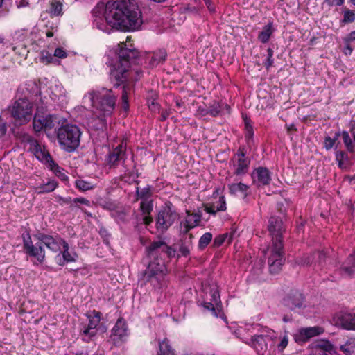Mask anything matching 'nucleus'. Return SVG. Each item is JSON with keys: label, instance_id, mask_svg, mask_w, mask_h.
I'll return each mask as SVG.
<instances>
[{"label": "nucleus", "instance_id": "1", "mask_svg": "<svg viewBox=\"0 0 355 355\" xmlns=\"http://www.w3.org/2000/svg\"><path fill=\"white\" fill-rule=\"evenodd\" d=\"M93 25L103 32L109 33L110 27L122 31L138 30L142 23L141 12L131 0L100 2L92 12Z\"/></svg>", "mask_w": 355, "mask_h": 355}, {"label": "nucleus", "instance_id": "2", "mask_svg": "<svg viewBox=\"0 0 355 355\" xmlns=\"http://www.w3.org/2000/svg\"><path fill=\"white\" fill-rule=\"evenodd\" d=\"M146 251L148 257L153 260L149 263L141 279L153 287H160L163 285L166 271L164 259L174 256L175 251L161 241L152 243Z\"/></svg>", "mask_w": 355, "mask_h": 355}, {"label": "nucleus", "instance_id": "3", "mask_svg": "<svg viewBox=\"0 0 355 355\" xmlns=\"http://www.w3.org/2000/svg\"><path fill=\"white\" fill-rule=\"evenodd\" d=\"M139 52L132 45L128 46L125 43L121 42L115 50V58L112 64L110 79L114 87L123 85L130 77L129 70L131 64H136Z\"/></svg>", "mask_w": 355, "mask_h": 355}, {"label": "nucleus", "instance_id": "4", "mask_svg": "<svg viewBox=\"0 0 355 355\" xmlns=\"http://www.w3.org/2000/svg\"><path fill=\"white\" fill-rule=\"evenodd\" d=\"M268 229L272 236V245L267 249L269 253V270L271 273L276 274L282 270L285 261L282 240L285 227L282 219L278 216H272Z\"/></svg>", "mask_w": 355, "mask_h": 355}, {"label": "nucleus", "instance_id": "5", "mask_svg": "<svg viewBox=\"0 0 355 355\" xmlns=\"http://www.w3.org/2000/svg\"><path fill=\"white\" fill-rule=\"evenodd\" d=\"M116 102V96L112 89L101 88L92 89L85 94L83 103L85 107H92L95 111L103 113L105 116H111Z\"/></svg>", "mask_w": 355, "mask_h": 355}, {"label": "nucleus", "instance_id": "6", "mask_svg": "<svg viewBox=\"0 0 355 355\" xmlns=\"http://www.w3.org/2000/svg\"><path fill=\"white\" fill-rule=\"evenodd\" d=\"M55 132L58 142L62 150L71 153L79 146L82 132L76 125L62 124L55 130Z\"/></svg>", "mask_w": 355, "mask_h": 355}, {"label": "nucleus", "instance_id": "7", "mask_svg": "<svg viewBox=\"0 0 355 355\" xmlns=\"http://www.w3.org/2000/svg\"><path fill=\"white\" fill-rule=\"evenodd\" d=\"M24 143L28 146V150L31 152L41 162L46 165L62 180H66L67 176L62 171L61 168L53 160L49 151L44 146H41L37 140L29 135L24 134Z\"/></svg>", "mask_w": 355, "mask_h": 355}, {"label": "nucleus", "instance_id": "8", "mask_svg": "<svg viewBox=\"0 0 355 355\" xmlns=\"http://www.w3.org/2000/svg\"><path fill=\"white\" fill-rule=\"evenodd\" d=\"M178 214L171 202L166 203L159 211L156 220L157 229L162 232L166 231L178 219Z\"/></svg>", "mask_w": 355, "mask_h": 355}, {"label": "nucleus", "instance_id": "9", "mask_svg": "<svg viewBox=\"0 0 355 355\" xmlns=\"http://www.w3.org/2000/svg\"><path fill=\"white\" fill-rule=\"evenodd\" d=\"M58 123L56 116L46 114L37 110L33 119V128L35 132L44 130L46 132L53 129Z\"/></svg>", "mask_w": 355, "mask_h": 355}, {"label": "nucleus", "instance_id": "10", "mask_svg": "<svg viewBox=\"0 0 355 355\" xmlns=\"http://www.w3.org/2000/svg\"><path fill=\"white\" fill-rule=\"evenodd\" d=\"M49 86L40 85V92H46L53 101L63 102L66 98V91L58 80H51Z\"/></svg>", "mask_w": 355, "mask_h": 355}, {"label": "nucleus", "instance_id": "11", "mask_svg": "<svg viewBox=\"0 0 355 355\" xmlns=\"http://www.w3.org/2000/svg\"><path fill=\"white\" fill-rule=\"evenodd\" d=\"M10 122L13 124L12 131L17 136L21 135V125H22V99L19 97L13 105L9 107Z\"/></svg>", "mask_w": 355, "mask_h": 355}, {"label": "nucleus", "instance_id": "12", "mask_svg": "<svg viewBox=\"0 0 355 355\" xmlns=\"http://www.w3.org/2000/svg\"><path fill=\"white\" fill-rule=\"evenodd\" d=\"M332 323L343 329L355 331V312L339 311L333 316Z\"/></svg>", "mask_w": 355, "mask_h": 355}, {"label": "nucleus", "instance_id": "13", "mask_svg": "<svg viewBox=\"0 0 355 355\" xmlns=\"http://www.w3.org/2000/svg\"><path fill=\"white\" fill-rule=\"evenodd\" d=\"M101 313L98 311H93L87 315L88 324L83 330V339L89 342V340L96 335V328L101 321Z\"/></svg>", "mask_w": 355, "mask_h": 355}, {"label": "nucleus", "instance_id": "14", "mask_svg": "<svg viewBox=\"0 0 355 355\" xmlns=\"http://www.w3.org/2000/svg\"><path fill=\"white\" fill-rule=\"evenodd\" d=\"M232 162L234 174L242 175L248 172L250 160L245 156L241 149H239L237 153L232 159Z\"/></svg>", "mask_w": 355, "mask_h": 355}, {"label": "nucleus", "instance_id": "15", "mask_svg": "<svg viewBox=\"0 0 355 355\" xmlns=\"http://www.w3.org/2000/svg\"><path fill=\"white\" fill-rule=\"evenodd\" d=\"M125 151L126 143L122 141L109 155L107 163L110 167L116 168L123 163L126 159Z\"/></svg>", "mask_w": 355, "mask_h": 355}, {"label": "nucleus", "instance_id": "16", "mask_svg": "<svg viewBox=\"0 0 355 355\" xmlns=\"http://www.w3.org/2000/svg\"><path fill=\"white\" fill-rule=\"evenodd\" d=\"M326 259V255L322 252H314L312 254H304L297 260L298 265L302 266H313L314 268L322 266Z\"/></svg>", "mask_w": 355, "mask_h": 355}, {"label": "nucleus", "instance_id": "17", "mask_svg": "<svg viewBox=\"0 0 355 355\" xmlns=\"http://www.w3.org/2000/svg\"><path fill=\"white\" fill-rule=\"evenodd\" d=\"M266 336L269 337L273 342L277 351L282 352L286 347L288 346L289 343L288 332L285 331L284 333H281L279 336L270 329H267L266 331Z\"/></svg>", "mask_w": 355, "mask_h": 355}, {"label": "nucleus", "instance_id": "18", "mask_svg": "<svg viewBox=\"0 0 355 355\" xmlns=\"http://www.w3.org/2000/svg\"><path fill=\"white\" fill-rule=\"evenodd\" d=\"M24 248L26 250L27 254L34 259L33 262L35 264H39L43 262L45 253L40 241L36 243L35 245H33L32 242L30 243L24 242Z\"/></svg>", "mask_w": 355, "mask_h": 355}, {"label": "nucleus", "instance_id": "19", "mask_svg": "<svg viewBox=\"0 0 355 355\" xmlns=\"http://www.w3.org/2000/svg\"><path fill=\"white\" fill-rule=\"evenodd\" d=\"M110 116H105L103 113L93 111L92 116L88 121V126L91 130L101 131L105 135V131L107 129V118Z\"/></svg>", "mask_w": 355, "mask_h": 355}, {"label": "nucleus", "instance_id": "20", "mask_svg": "<svg viewBox=\"0 0 355 355\" xmlns=\"http://www.w3.org/2000/svg\"><path fill=\"white\" fill-rule=\"evenodd\" d=\"M39 241L42 244L54 252L61 250V247L65 243V241L60 236H52L46 234H40Z\"/></svg>", "mask_w": 355, "mask_h": 355}, {"label": "nucleus", "instance_id": "21", "mask_svg": "<svg viewBox=\"0 0 355 355\" xmlns=\"http://www.w3.org/2000/svg\"><path fill=\"white\" fill-rule=\"evenodd\" d=\"M201 215L200 214L191 213L189 211H187L185 219L181 223V234H187L191 229L199 225Z\"/></svg>", "mask_w": 355, "mask_h": 355}, {"label": "nucleus", "instance_id": "22", "mask_svg": "<svg viewBox=\"0 0 355 355\" xmlns=\"http://www.w3.org/2000/svg\"><path fill=\"white\" fill-rule=\"evenodd\" d=\"M252 178L257 187L268 185L271 180L270 172L265 167L256 168L252 173Z\"/></svg>", "mask_w": 355, "mask_h": 355}, {"label": "nucleus", "instance_id": "23", "mask_svg": "<svg viewBox=\"0 0 355 355\" xmlns=\"http://www.w3.org/2000/svg\"><path fill=\"white\" fill-rule=\"evenodd\" d=\"M323 331V328L320 327L302 328L295 335V340L296 342H304L313 336L321 334Z\"/></svg>", "mask_w": 355, "mask_h": 355}, {"label": "nucleus", "instance_id": "24", "mask_svg": "<svg viewBox=\"0 0 355 355\" xmlns=\"http://www.w3.org/2000/svg\"><path fill=\"white\" fill-rule=\"evenodd\" d=\"M304 299L303 295L296 291L284 299V304L291 310H296L303 307Z\"/></svg>", "mask_w": 355, "mask_h": 355}, {"label": "nucleus", "instance_id": "25", "mask_svg": "<svg viewBox=\"0 0 355 355\" xmlns=\"http://www.w3.org/2000/svg\"><path fill=\"white\" fill-rule=\"evenodd\" d=\"M125 321L119 318L112 330L111 337L114 342L122 340L128 335Z\"/></svg>", "mask_w": 355, "mask_h": 355}, {"label": "nucleus", "instance_id": "26", "mask_svg": "<svg viewBox=\"0 0 355 355\" xmlns=\"http://www.w3.org/2000/svg\"><path fill=\"white\" fill-rule=\"evenodd\" d=\"M63 250L55 257V261L59 266H64L69 262L76 261L77 255L69 251V246L67 242L62 246Z\"/></svg>", "mask_w": 355, "mask_h": 355}, {"label": "nucleus", "instance_id": "27", "mask_svg": "<svg viewBox=\"0 0 355 355\" xmlns=\"http://www.w3.org/2000/svg\"><path fill=\"white\" fill-rule=\"evenodd\" d=\"M47 15H49L51 18L58 17L62 15V4L58 0H51L49 2V6L46 11L41 15V19L44 21L47 19Z\"/></svg>", "mask_w": 355, "mask_h": 355}, {"label": "nucleus", "instance_id": "28", "mask_svg": "<svg viewBox=\"0 0 355 355\" xmlns=\"http://www.w3.org/2000/svg\"><path fill=\"white\" fill-rule=\"evenodd\" d=\"M166 58V52L165 50L159 49L153 53L149 54L148 60L149 65L151 67H156L157 64L165 61Z\"/></svg>", "mask_w": 355, "mask_h": 355}, {"label": "nucleus", "instance_id": "29", "mask_svg": "<svg viewBox=\"0 0 355 355\" xmlns=\"http://www.w3.org/2000/svg\"><path fill=\"white\" fill-rule=\"evenodd\" d=\"M228 189L230 194L237 195L240 193L243 196V199H245L249 194V187L241 182L230 184Z\"/></svg>", "mask_w": 355, "mask_h": 355}, {"label": "nucleus", "instance_id": "30", "mask_svg": "<svg viewBox=\"0 0 355 355\" xmlns=\"http://www.w3.org/2000/svg\"><path fill=\"white\" fill-rule=\"evenodd\" d=\"M226 209V202L224 196H220L219 200L211 205H206L205 210L215 215L217 211H223Z\"/></svg>", "mask_w": 355, "mask_h": 355}, {"label": "nucleus", "instance_id": "31", "mask_svg": "<svg viewBox=\"0 0 355 355\" xmlns=\"http://www.w3.org/2000/svg\"><path fill=\"white\" fill-rule=\"evenodd\" d=\"M355 252L351 254L346 262L341 268L343 275L346 277H355V262H354Z\"/></svg>", "mask_w": 355, "mask_h": 355}, {"label": "nucleus", "instance_id": "32", "mask_svg": "<svg viewBox=\"0 0 355 355\" xmlns=\"http://www.w3.org/2000/svg\"><path fill=\"white\" fill-rule=\"evenodd\" d=\"M266 334L254 335L250 340V345L257 352L262 351L267 348L265 340Z\"/></svg>", "mask_w": 355, "mask_h": 355}, {"label": "nucleus", "instance_id": "33", "mask_svg": "<svg viewBox=\"0 0 355 355\" xmlns=\"http://www.w3.org/2000/svg\"><path fill=\"white\" fill-rule=\"evenodd\" d=\"M273 32L274 28H272V24L269 23L263 26L262 31L258 35V40L262 43H267L269 41Z\"/></svg>", "mask_w": 355, "mask_h": 355}, {"label": "nucleus", "instance_id": "34", "mask_svg": "<svg viewBox=\"0 0 355 355\" xmlns=\"http://www.w3.org/2000/svg\"><path fill=\"white\" fill-rule=\"evenodd\" d=\"M234 234V232H230V233H225V234H220V235L217 236L214 239V243H213L214 246L219 247L225 243H227L228 244L230 243L232 241Z\"/></svg>", "mask_w": 355, "mask_h": 355}, {"label": "nucleus", "instance_id": "35", "mask_svg": "<svg viewBox=\"0 0 355 355\" xmlns=\"http://www.w3.org/2000/svg\"><path fill=\"white\" fill-rule=\"evenodd\" d=\"M157 355H175L174 350L172 349L167 339H164L159 343V352Z\"/></svg>", "mask_w": 355, "mask_h": 355}, {"label": "nucleus", "instance_id": "36", "mask_svg": "<svg viewBox=\"0 0 355 355\" xmlns=\"http://www.w3.org/2000/svg\"><path fill=\"white\" fill-rule=\"evenodd\" d=\"M339 349L346 355H352L355 352V338L348 339L345 344L340 345Z\"/></svg>", "mask_w": 355, "mask_h": 355}, {"label": "nucleus", "instance_id": "37", "mask_svg": "<svg viewBox=\"0 0 355 355\" xmlns=\"http://www.w3.org/2000/svg\"><path fill=\"white\" fill-rule=\"evenodd\" d=\"M58 187V182L55 180H51L46 183L40 185L38 188V193H49L54 191Z\"/></svg>", "mask_w": 355, "mask_h": 355}, {"label": "nucleus", "instance_id": "38", "mask_svg": "<svg viewBox=\"0 0 355 355\" xmlns=\"http://www.w3.org/2000/svg\"><path fill=\"white\" fill-rule=\"evenodd\" d=\"M192 234H189V242H182L180 247V252L182 256L187 257L189 254L192 248Z\"/></svg>", "mask_w": 355, "mask_h": 355}, {"label": "nucleus", "instance_id": "39", "mask_svg": "<svg viewBox=\"0 0 355 355\" xmlns=\"http://www.w3.org/2000/svg\"><path fill=\"white\" fill-rule=\"evenodd\" d=\"M131 92V88L129 85H125L123 87V92H122V96H121V100H122V107L124 109V110H128L129 107L128 105V94Z\"/></svg>", "mask_w": 355, "mask_h": 355}, {"label": "nucleus", "instance_id": "40", "mask_svg": "<svg viewBox=\"0 0 355 355\" xmlns=\"http://www.w3.org/2000/svg\"><path fill=\"white\" fill-rule=\"evenodd\" d=\"M342 139L347 150L349 151H353L355 148V144L354 141L351 139L349 134L345 131L343 132Z\"/></svg>", "mask_w": 355, "mask_h": 355}, {"label": "nucleus", "instance_id": "41", "mask_svg": "<svg viewBox=\"0 0 355 355\" xmlns=\"http://www.w3.org/2000/svg\"><path fill=\"white\" fill-rule=\"evenodd\" d=\"M212 240V234L210 232L205 233L200 238L198 242V248L201 250L205 249Z\"/></svg>", "mask_w": 355, "mask_h": 355}, {"label": "nucleus", "instance_id": "42", "mask_svg": "<svg viewBox=\"0 0 355 355\" xmlns=\"http://www.w3.org/2000/svg\"><path fill=\"white\" fill-rule=\"evenodd\" d=\"M136 193L138 198L141 199L142 200H148L151 196L150 187L148 186L141 189H139V187H137Z\"/></svg>", "mask_w": 355, "mask_h": 355}, {"label": "nucleus", "instance_id": "43", "mask_svg": "<svg viewBox=\"0 0 355 355\" xmlns=\"http://www.w3.org/2000/svg\"><path fill=\"white\" fill-rule=\"evenodd\" d=\"M76 187L80 191H86L94 188V186L89 182L77 180L75 182Z\"/></svg>", "mask_w": 355, "mask_h": 355}, {"label": "nucleus", "instance_id": "44", "mask_svg": "<svg viewBox=\"0 0 355 355\" xmlns=\"http://www.w3.org/2000/svg\"><path fill=\"white\" fill-rule=\"evenodd\" d=\"M24 106L26 107V111H24V123L26 121H29L31 118V112L33 111V105L31 103H29L27 100L24 98Z\"/></svg>", "mask_w": 355, "mask_h": 355}, {"label": "nucleus", "instance_id": "45", "mask_svg": "<svg viewBox=\"0 0 355 355\" xmlns=\"http://www.w3.org/2000/svg\"><path fill=\"white\" fill-rule=\"evenodd\" d=\"M140 209L144 215H149L153 210V205L150 201L142 200L140 204Z\"/></svg>", "mask_w": 355, "mask_h": 355}, {"label": "nucleus", "instance_id": "46", "mask_svg": "<svg viewBox=\"0 0 355 355\" xmlns=\"http://www.w3.org/2000/svg\"><path fill=\"white\" fill-rule=\"evenodd\" d=\"M221 111V105L218 102H214L209 108V111L207 113H209L212 116H216L220 114Z\"/></svg>", "mask_w": 355, "mask_h": 355}, {"label": "nucleus", "instance_id": "47", "mask_svg": "<svg viewBox=\"0 0 355 355\" xmlns=\"http://www.w3.org/2000/svg\"><path fill=\"white\" fill-rule=\"evenodd\" d=\"M355 20V12L351 10L344 11L343 23H351Z\"/></svg>", "mask_w": 355, "mask_h": 355}, {"label": "nucleus", "instance_id": "48", "mask_svg": "<svg viewBox=\"0 0 355 355\" xmlns=\"http://www.w3.org/2000/svg\"><path fill=\"white\" fill-rule=\"evenodd\" d=\"M267 58L266 60V61L263 62V64L264 66L266 67V68L267 69H268L272 64H273V62H274V60L272 59V56H273V51L271 48H268L267 49Z\"/></svg>", "mask_w": 355, "mask_h": 355}, {"label": "nucleus", "instance_id": "49", "mask_svg": "<svg viewBox=\"0 0 355 355\" xmlns=\"http://www.w3.org/2000/svg\"><path fill=\"white\" fill-rule=\"evenodd\" d=\"M254 131L252 126L248 122H245V138L248 142L252 139Z\"/></svg>", "mask_w": 355, "mask_h": 355}, {"label": "nucleus", "instance_id": "50", "mask_svg": "<svg viewBox=\"0 0 355 355\" xmlns=\"http://www.w3.org/2000/svg\"><path fill=\"white\" fill-rule=\"evenodd\" d=\"M217 306L218 305H216L214 303H213L211 302L203 303L204 308L207 309L208 311H210L212 313V314L216 317L218 316L217 311H216V306Z\"/></svg>", "mask_w": 355, "mask_h": 355}, {"label": "nucleus", "instance_id": "51", "mask_svg": "<svg viewBox=\"0 0 355 355\" xmlns=\"http://www.w3.org/2000/svg\"><path fill=\"white\" fill-rule=\"evenodd\" d=\"M210 295L211 302L214 303L216 305H218V304L220 302V295L218 291L216 289L211 290Z\"/></svg>", "mask_w": 355, "mask_h": 355}, {"label": "nucleus", "instance_id": "52", "mask_svg": "<svg viewBox=\"0 0 355 355\" xmlns=\"http://www.w3.org/2000/svg\"><path fill=\"white\" fill-rule=\"evenodd\" d=\"M345 156H346V155L344 153H340L336 154V158L338 162V166L340 168H346V165L345 164L344 161H343Z\"/></svg>", "mask_w": 355, "mask_h": 355}, {"label": "nucleus", "instance_id": "53", "mask_svg": "<svg viewBox=\"0 0 355 355\" xmlns=\"http://www.w3.org/2000/svg\"><path fill=\"white\" fill-rule=\"evenodd\" d=\"M54 56L58 58H64L67 56V53L62 48H57L54 51Z\"/></svg>", "mask_w": 355, "mask_h": 355}, {"label": "nucleus", "instance_id": "54", "mask_svg": "<svg viewBox=\"0 0 355 355\" xmlns=\"http://www.w3.org/2000/svg\"><path fill=\"white\" fill-rule=\"evenodd\" d=\"M53 59L51 54L49 53L47 51H43L41 55V60L43 62L49 63Z\"/></svg>", "mask_w": 355, "mask_h": 355}, {"label": "nucleus", "instance_id": "55", "mask_svg": "<svg viewBox=\"0 0 355 355\" xmlns=\"http://www.w3.org/2000/svg\"><path fill=\"white\" fill-rule=\"evenodd\" d=\"M335 144V139L327 137L324 140V147L327 150L331 149Z\"/></svg>", "mask_w": 355, "mask_h": 355}, {"label": "nucleus", "instance_id": "56", "mask_svg": "<svg viewBox=\"0 0 355 355\" xmlns=\"http://www.w3.org/2000/svg\"><path fill=\"white\" fill-rule=\"evenodd\" d=\"M345 46L343 50V52L345 55H350L353 51V49L350 45V43L348 42H344Z\"/></svg>", "mask_w": 355, "mask_h": 355}, {"label": "nucleus", "instance_id": "57", "mask_svg": "<svg viewBox=\"0 0 355 355\" xmlns=\"http://www.w3.org/2000/svg\"><path fill=\"white\" fill-rule=\"evenodd\" d=\"M344 42L350 43L352 41H355V31H352L343 39Z\"/></svg>", "mask_w": 355, "mask_h": 355}, {"label": "nucleus", "instance_id": "58", "mask_svg": "<svg viewBox=\"0 0 355 355\" xmlns=\"http://www.w3.org/2000/svg\"><path fill=\"white\" fill-rule=\"evenodd\" d=\"M6 132V123L2 121L1 117L0 116V137L3 136Z\"/></svg>", "mask_w": 355, "mask_h": 355}, {"label": "nucleus", "instance_id": "59", "mask_svg": "<svg viewBox=\"0 0 355 355\" xmlns=\"http://www.w3.org/2000/svg\"><path fill=\"white\" fill-rule=\"evenodd\" d=\"M344 1L345 0H336V1L334 2V0H325V2L327 3L329 6H334L335 4L337 6H341L343 4Z\"/></svg>", "mask_w": 355, "mask_h": 355}, {"label": "nucleus", "instance_id": "60", "mask_svg": "<svg viewBox=\"0 0 355 355\" xmlns=\"http://www.w3.org/2000/svg\"><path fill=\"white\" fill-rule=\"evenodd\" d=\"M74 202H80L86 205H89V201L84 198H76L73 199Z\"/></svg>", "mask_w": 355, "mask_h": 355}, {"label": "nucleus", "instance_id": "61", "mask_svg": "<svg viewBox=\"0 0 355 355\" xmlns=\"http://www.w3.org/2000/svg\"><path fill=\"white\" fill-rule=\"evenodd\" d=\"M148 106H149L150 109L154 110H155L157 109V103L155 102V99H153L151 101L148 100Z\"/></svg>", "mask_w": 355, "mask_h": 355}, {"label": "nucleus", "instance_id": "62", "mask_svg": "<svg viewBox=\"0 0 355 355\" xmlns=\"http://www.w3.org/2000/svg\"><path fill=\"white\" fill-rule=\"evenodd\" d=\"M49 27H50V28L51 29V31L48 30V31H46V36H47L48 37H51L53 36V30L54 28H55V29H56V28H57V26H56V25H55V26H54L53 24H52V25H51V26H50Z\"/></svg>", "mask_w": 355, "mask_h": 355}, {"label": "nucleus", "instance_id": "63", "mask_svg": "<svg viewBox=\"0 0 355 355\" xmlns=\"http://www.w3.org/2000/svg\"><path fill=\"white\" fill-rule=\"evenodd\" d=\"M143 221L144 224L149 225L153 221V218L149 215H144Z\"/></svg>", "mask_w": 355, "mask_h": 355}, {"label": "nucleus", "instance_id": "64", "mask_svg": "<svg viewBox=\"0 0 355 355\" xmlns=\"http://www.w3.org/2000/svg\"><path fill=\"white\" fill-rule=\"evenodd\" d=\"M205 1V5L207 6L208 9L211 12L214 11V8L211 6V0H203Z\"/></svg>", "mask_w": 355, "mask_h": 355}]
</instances>
